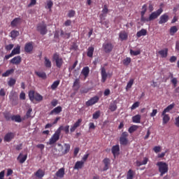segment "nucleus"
<instances>
[{
    "label": "nucleus",
    "mask_w": 179,
    "mask_h": 179,
    "mask_svg": "<svg viewBox=\"0 0 179 179\" xmlns=\"http://www.w3.org/2000/svg\"><path fill=\"white\" fill-rule=\"evenodd\" d=\"M112 153L115 157L120 155V145H113L112 147Z\"/></svg>",
    "instance_id": "obj_22"
},
{
    "label": "nucleus",
    "mask_w": 179,
    "mask_h": 179,
    "mask_svg": "<svg viewBox=\"0 0 179 179\" xmlns=\"http://www.w3.org/2000/svg\"><path fill=\"white\" fill-rule=\"evenodd\" d=\"M34 100H36V101H43V96L41 94L36 92L34 96Z\"/></svg>",
    "instance_id": "obj_48"
},
{
    "label": "nucleus",
    "mask_w": 179,
    "mask_h": 179,
    "mask_svg": "<svg viewBox=\"0 0 179 179\" xmlns=\"http://www.w3.org/2000/svg\"><path fill=\"white\" fill-rule=\"evenodd\" d=\"M52 59L55 62L56 66L57 68H62V65H64V59L62 57H59V54L55 53L53 55Z\"/></svg>",
    "instance_id": "obj_3"
},
{
    "label": "nucleus",
    "mask_w": 179,
    "mask_h": 179,
    "mask_svg": "<svg viewBox=\"0 0 179 179\" xmlns=\"http://www.w3.org/2000/svg\"><path fill=\"white\" fill-rule=\"evenodd\" d=\"M141 115H136L132 117V122L135 124H141Z\"/></svg>",
    "instance_id": "obj_35"
},
{
    "label": "nucleus",
    "mask_w": 179,
    "mask_h": 179,
    "mask_svg": "<svg viewBox=\"0 0 179 179\" xmlns=\"http://www.w3.org/2000/svg\"><path fill=\"white\" fill-rule=\"evenodd\" d=\"M101 112L100 110L96 111L93 115H92V118L93 120H99L101 115Z\"/></svg>",
    "instance_id": "obj_50"
},
{
    "label": "nucleus",
    "mask_w": 179,
    "mask_h": 179,
    "mask_svg": "<svg viewBox=\"0 0 179 179\" xmlns=\"http://www.w3.org/2000/svg\"><path fill=\"white\" fill-rule=\"evenodd\" d=\"M59 136H61V134H59V130H57L55 134L52 136V137L49 139V141L48 142V145H55V143H57L58 141H59Z\"/></svg>",
    "instance_id": "obj_4"
},
{
    "label": "nucleus",
    "mask_w": 179,
    "mask_h": 179,
    "mask_svg": "<svg viewBox=\"0 0 179 179\" xmlns=\"http://www.w3.org/2000/svg\"><path fill=\"white\" fill-rule=\"evenodd\" d=\"M44 65L45 68H51V66H52L51 60H50V59H48L47 57H44Z\"/></svg>",
    "instance_id": "obj_33"
},
{
    "label": "nucleus",
    "mask_w": 179,
    "mask_h": 179,
    "mask_svg": "<svg viewBox=\"0 0 179 179\" xmlns=\"http://www.w3.org/2000/svg\"><path fill=\"white\" fill-rule=\"evenodd\" d=\"M162 124L163 125H166V124H168L169 121H170V115L164 113L163 114V112L162 113Z\"/></svg>",
    "instance_id": "obj_27"
},
{
    "label": "nucleus",
    "mask_w": 179,
    "mask_h": 179,
    "mask_svg": "<svg viewBox=\"0 0 179 179\" xmlns=\"http://www.w3.org/2000/svg\"><path fill=\"white\" fill-rule=\"evenodd\" d=\"M169 31H170L171 36H174V34H176V33H177V31H178V29H177L176 26H173L170 28Z\"/></svg>",
    "instance_id": "obj_44"
},
{
    "label": "nucleus",
    "mask_w": 179,
    "mask_h": 179,
    "mask_svg": "<svg viewBox=\"0 0 179 179\" xmlns=\"http://www.w3.org/2000/svg\"><path fill=\"white\" fill-rule=\"evenodd\" d=\"M169 78H171V83L173 85L174 87H177V83H178V81L177 80V79L176 78H174V76L173 75L172 73H170L169 74Z\"/></svg>",
    "instance_id": "obj_37"
},
{
    "label": "nucleus",
    "mask_w": 179,
    "mask_h": 179,
    "mask_svg": "<svg viewBox=\"0 0 179 179\" xmlns=\"http://www.w3.org/2000/svg\"><path fill=\"white\" fill-rule=\"evenodd\" d=\"M10 101L13 106H17V96L15 95L14 93H10L9 95Z\"/></svg>",
    "instance_id": "obj_15"
},
{
    "label": "nucleus",
    "mask_w": 179,
    "mask_h": 179,
    "mask_svg": "<svg viewBox=\"0 0 179 179\" xmlns=\"http://www.w3.org/2000/svg\"><path fill=\"white\" fill-rule=\"evenodd\" d=\"M13 72H15L14 69L7 70L5 73H3L2 74V76H3V78H8V76H9V75H12V73H13Z\"/></svg>",
    "instance_id": "obj_39"
},
{
    "label": "nucleus",
    "mask_w": 179,
    "mask_h": 179,
    "mask_svg": "<svg viewBox=\"0 0 179 179\" xmlns=\"http://www.w3.org/2000/svg\"><path fill=\"white\" fill-rule=\"evenodd\" d=\"M169 14L164 13L159 17V24H164V23H167L169 22Z\"/></svg>",
    "instance_id": "obj_11"
},
{
    "label": "nucleus",
    "mask_w": 179,
    "mask_h": 179,
    "mask_svg": "<svg viewBox=\"0 0 179 179\" xmlns=\"http://www.w3.org/2000/svg\"><path fill=\"white\" fill-rule=\"evenodd\" d=\"M147 11H148V3H145L141 8V15H145Z\"/></svg>",
    "instance_id": "obj_46"
},
{
    "label": "nucleus",
    "mask_w": 179,
    "mask_h": 179,
    "mask_svg": "<svg viewBox=\"0 0 179 179\" xmlns=\"http://www.w3.org/2000/svg\"><path fill=\"white\" fill-rule=\"evenodd\" d=\"M58 86H59V80H56L52 84L51 89L55 90Z\"/></svg>",
    "instance_id": "obj_51"
},
{
    "label": "nucleus",
    "mask_w": 179,
    "mask_h": 179,
    "mask_svg": "<svg viewBox=\"0 0 179 179\" xmlns=\"http://www.w3.org/2000/svg\"><path fill=\"white\" fill-rule=\"evenodd\" d=\"M35 96H36V92L34 90H30L29 92V97L31 101H34Z\"/></svg>",
    "instance_id": "obj_43"
},
{
    "label": "nucleus",
    "mask_w": 179,
    "mask_h": 179,
    "mask_svg": "<svg viewBox=\"0 0 179 179\" xmlns=\"http://www.w3.org/2000/svg\"><path fill=\"white\" fill-rule=\"evenodd\" d=\"M15 138V134L13 132H9L6 134L4 136V141L5 142H10Z\"/></svg>",
    "instance_id": "obj_19"
},
{
    "label": "nucleus",
    "mask_w": 179,
    "mask_h": 179,
    "mask_svg": "<svg viewBox=\"0 0 179 179\" xmlns=\"http://www.w3.org/2000/svg\"><path fill=\"white\" fill-rule=\"evenodd\" d=\"M99 100H100V98L99 96H93L86 102V106H87V107H90L91 106L96 104V103H98Z\"/></svg>",
    "instance_id": "obj_9"
},
{
    "label": "nucleus",
    "mask_w": 179,
    "mask_h": 179,
    "mask_svg": "<svg viewBox=\"0 0 179 179\" xmlns=\"http://www.w3.org/2000/svg\"><path fill=\"white\" fill-rule=\"evenodd\" d=\"M13 44H9L5 46V50H6V51H10L11 50H13Z\"/></svg>",
    "instance_id": "obj_58"
},
{
    "label": "nucleus",
    "mask_w": 179,
    "mask_h": 179,
    "mask_svg": "<svg viewBox=\"0 0 179 179\" xmlns=\"http://www.w3.org/2000/svg\"><path fill=\"white\" fill-rule=\"evenodd\" d=\"M8 86L12 87V86H15L16 85V79L15 78H10V80L8 82Z\"/></svg>",
    "instance_id": "obj_49"
},
{
    "label": "nucleus",
    "mask_w": 179,
    "mask_h": 179,
    "mask_svg": "<svg viewBox=\"0 0 179 179\" xmlns=\"http://www.w3.org/2000/svg\"><path fill=\"white\" fill-rule=\"evenodd\" d=\"M101 82L104 83L107 80V77L108 74H107V71H106V68L102 67L101 69Z\"/></svg>",
    "instance_id": "obj_13"
},
{
    "label": "nucleus",
    "mask_w": 179,
    "mask_h": 179,
    "mask_svg": "<svg viewBox=\"0 0 179 179\" xmlns=\"http://www.w3.org/2000/svg\"><path fill=\"white\" fill-rule=\"evenodd\" d=\"M93 52H94V47H89L87 52V56L89 57V58H93Z\"/></svg>",
    "instance_id": "obj_32"
},
{
    "label": "nucleus",
    "mask_w": 179,
    "mask_h": 179,
    "mask_svg": "<svg viewBox=\"0 0 179 179\" xmlns=\"http://www.w3.org/2000/svg\"><path fill=\"white\" fill-rule=\"evenodd\" d=\"M10 118L12 121H15V122H22V117L19 115H13Z\"/></svg>",
    "instance_id": "obj_38"
},
{
    "label": "nucleus",
    "mask_w": 179,
    "mask_h": 179,
    "mask_svg": "<svg viewBox=\"0 0 179 179\" xmlns=\"http://www.w3.org/2000/svg\"><path fill=\"white\" fill-rule=\"evenodd\" d=\"M80 124H82V119H78L73 126L70 128V132L72 134L73 132H75L76 131V129L79 128L80 127Z\"/></svg>",
    "instance_id": "obj_10"
},
{
    "label": "nucleus",
    "mask_w": 179,
    "mask_h": 179,
    "mask_svg": "<svg viewBox=\"0 0 179 179\" xmlns=\"http://www.w3.org/2000/svg\"><path fill=\"white\" fill-rule=\"evenodd\" d=\"M158 54L161 56V58H167V55H169V49L165 48L161 50L158 52Z\"/></svg>",
    "instance_id": "obj_21"
},
{
    "label": "nucleus",
    "mask_w": 179,
    "mask_h": 179,
    "mask_svg": "<svg viewBox=\"0 0 179 179\" xmlns=\"http://www.w3.org/2000/svg\"><path fill=\"white\" fill-rule=\"evenodd\" d=\"M134 176H135V172L132 169H129L127 174V179H134Z\"/></svg>",
    "instance_id": "obj_41"
},
{
    "label": "nucleus",
    "mask_w": 179,
    "mask_h": 179,
    "mask_svg": "<svg viewBox=\"0 0 179 179\" xmlns=\"http://www.w3.org/2000/svg\"><path fill=\"white\" fill-rule=\"evenodd\" d=\"M25 52H31L33 51V42H29L24 46Z\"/></svg>",
    "instance_id": "obj_20"
},
{
    "label": "nucleus",
    "mask_w": 179,
    "mask_h": 179,
    "mask_svg": "<svg viewBox=\"0 0 179 179\" xmlns=\"http://www.w3.org/2000/svg\"><path fill=\"white\" fill-rule=\"evenodd\" d=\"M128 132L124 131L122 133L120 138V145H123V146H127L128 145Z\"/></svg>",
    "instance_id": "obj_7"
},
{
    "label": "nucleus",
    "mask_w": 179,
    "mask_h": 179,
    "mask_svg": "<svg viewBox=\"0 0 179 179\" xmlns=\"http://www.w3.org/2000/svg\"><path fill=\"white\" fill-rule=\"evenodd\" d=\"M57 178H64L65 176V168L59 169L55 173Z\"/></svg>",
    "instance_id": "obj_16"
},
{
    "label": "nucleus",
    "mask_w": 179,
    "mask_h": 179,
    "mask_svg": "<svg viewBox=\"0 0 179 179\" xmlns=\"http://www.w3.org/2000/svg\"><path fill=\"white\" fill-rule=\"evenodd\" d=\"M136 129H138V126L136 125H133V126H131L129 128V134H133V132H135V131H136Z\"/></svg>",
    "instance_id": "obj_53"
},
{
    "label": "nucleus",
    "mask_w": 179,
    "mask_h": 179,
    "mask_svg": "<svg viewBox=\"0 0 179 179\" xmlns=\"http://www.w3.org/2000/svg\"><path fill=\"white\" fill-rule=\"evenodd\" d=\"M19 31L16 30H13L10 31V37L11 38H16V37L19 36Z\"/></svg>",
    "instance_id": "obj_45"
},
{
    "label": "nucleus",
    "mask_w": 179,
    "mask_h": 179,
    "mask_svg": "<svg viewBox=\"0 0 179 179\" xmlns=\"http://www.w3.org/2000/svg\"><path fill=\"white\" fill-rule=\"evenodd\" d=\"M134 82H135V80L133 78H131L129 81L127 83L126 90H128V89H131L132 87V85H134Z\"/></svg>",
    "instance_id": "obj_47"
},
{
    "label": "nucleus",
    "mask_w": 179,
    "mask_h": 179,
    "mask_svg": "<svg viewBox=\"0 0 179 179\" xmlns=\"http://www.w3.org/2000/svg\"><path fill=\"white\" fill-rule=\"evenodd\" d=\"M176 106V103H172L171 104L169 105L164 110H163V114H166V113H170L171 110L174 108Z\"/></svg>",
    "instance_id": "obj_29"
},
{
    "label": "nucleus",
    "mask_w": 179,
    "mask_h": 179,
    "mask_svg": "<svg viewBox=\"0 0 179 179\" xmlns=\"http://www.w3.org/2000/svg\"><path fill=\"white\" fill-rule=\"evenodd\" d=\"M82 75L85 77V79L89 76V73H90V69L89 66H85L82 69L81 71Z\"/></svg>",
    "instance_id": "obj_26"
},
{
    "label": "nucleus",
    "mask_w": 179,
    "mask_h": 179,
    "mask_svg": "<svg viewBox=\"0 0 179 179\" xmlns=\"http://www.w3.org/2000/svg\"><path fill=\"white\" fill-rule=\"evenodd\" d=\"M20 100H26V94L22 92L20 94Z\"/></svg>",
    "instance_id": "obj_62"
},
{
    "label": "nucleus",
    "mask_w": 179,
    "mask_h": 179,
    "mask_svg": "<svg viewBox=\"0 0 179 179\" xmlns=\"http://www.w3.org/2000/svg\"><path fill=\"white\" fill-rule=\"evenodd\" d=\"M163 13V8H160L156 11L152 12L149 17L148 18V20H150V22H152V20H155V19H157L159 16V15H162Z\"/></svg>",
    "instance_id": "obj_5"
},
{
    "label": "nucleus",
    "mask_w": 179,
    "mask_h": 179,
    "mask_svg": "<svg viewBox=\"0 0 179 179\" xmlns=\"http://www.w3.org/2000/svg\"><path fill=\"white\" fill-rule=\"evenodd\" d=\"M153 150L155 153H159V152L162 151V147L161 146H155L153 148Z\"/></svg>",
    "instance_id": "obj_60"
},
{
    "label": "nucleus",
    "mask_w": 179,
    "mask_h": 179,
    "mask_svg": "<svg viewBox=\"0 0 179 179\" xmlns=\"http://www.w3.org/2000/svg\"><path fill=\"white\" fill-rule=\"evenodd\" d=\"M62 111V107L57 106L50 111V115H52V114H59V113H61Z\"/></svg>",
    "instance_id": "obj_31"
},
{
    "label": "nucleus",
    "mask_w": 179,
    "mask_h": 179,
    "mask_svg": "<svg viewBox=\"0 0 179 179\" xmlns=\"http://www.w3.org/2000/svg\"><path fill=\"white\" fill-rule=\"evenodd\" d=\"M109 110H110V111H115V110H117V101H114L110 104Z\"/></svg>",
    "instance_id": "obj_42"
},
{
    "label": "nucleus",
    "mask_w": 179,
    "mask_h": 179,
    "mask_svg": "<svg viewBox=\"0 0 179 179\" xmlns=\"http://www.w3.org/2000/svg\"><path fill=\"white\" fill-rule=\"evenodd\" d=\"M20 54V45H17L16 48H15L10 55H6L4 57V59H9V58H12L14 55H17Z\"/></svg>",
    "instance_id": "obj_6"
},
{
    "label": "nucleus",
    "mask_w": 179,
    "mask_h": 179,
    "mask_svg": "<svg viewBox=\"0 0 179 179\" xmlns=\"http://www.w3.org/2000/svg\"><path fill=\"white\" fill-rule=\"evenodd\" d=\"M78 65V60H76L74 63H73V66H70L69 68V71L71 72V71H73V69H75L76 68V66Z\"/></svg>",
    "instance_id": "obj_56"
},
{
    "label": "nucleus",
    "mask_w": 179,
    "mask_h": 179,
    "mask_svg": "<svg viewBox=\"0 0 179 179\" xmlns=\"http://www.w3.org/2000/svg\"><path fill=\"white\" fill-rule=\"evenodd\" d=\"M175 125L178 127H179V116L176 117L175 119Z\"/></svg>",
    "instance_id": "obj_64"
},
{
    "label": "nucleus",
    "mask_w": 179,
    "mask_h": 179,
    "mask_svg": "<svg viewBox=\"0 0 179 179\" xmlns=\"http://www.w3.org/2000/svg\"><path fill=\"white\" fill-rule=\"evenodd\" d=\"M17 160H19L21 164H23L26 160H27V155H23V154L20 153L19 156L17 158Z\"/></svg>",
    "instance_id": "obj_25"
},
{
    "label": "nucleus",
    "mask_w": 179,
    "mask_h": 179,
    "mask_svg": "<svg viewBox=\"0 0 179 179\" xmlns=\"http://www.w3.org/2000/svg\"><path fill=\"white\" fill-rule=\"evenodd\" d=\"M73 89L74 92H78L79 89H80V80L79 78H76L73 84Z\"/></svg>",
    "instance_id": "obj_18"
},
{
    "label": "nucleus",
    "mask_w": 179,
    "mask_h": 179,
    "mask_svg": "<svg viewBox=\"0 0 179 179\" xmlns=\"http://www.w3.org/2000/svg\"><path fill=\"white\" fill-rule=\"evenodd\" d=\"M34 176L36 178L42 179L45 176V171L39 169L34 173Z\"/></svg>",
    "instance_id": "obj_14"
},
{
    "label": "nucleus",
    "mask_w": 179,
    "mask_h": 179,
    "mask_svg": "<svg viewBox=\"0 0 179 179\" xmlns=\"http://www.w3.org/2000/svg\"><path fill=\"white\" fill-rule=\"evenodd\" d=\"M32 112L33 109L31 108H29L26 113L27 118H31Z\"/></svg>",
    "instance_id": "obj_55"
},
{
    "label": "nucleus",
    "mask_w": 179,
    "mask_h": 179,
    "mask_svg": "<svg viewBox=\"0 0 179 179\" xmlns=\"http://www.w3.org/2000/svg\"><path fill=\"white\" fill-rule=\"evenodd\" d=\"M76 15V12L73 10H69V13L67 14L68 17H73Z\"/></svg>",
    "instance_id": "obj_54"
},
{
    "label": "nucleus",
    "mask_w": 179,
    "mask_h": 179,
    "mask_svg": "<svg viewBox=\"0 0 179 179\" xmlns=\"http://www.w3.org/2000/svg\"><path fill=\"white\" fill-rule=\"evenodd\" d=\"M138 107H139V102L136 101L132 104L131 110H135V108H138Z\"/></svg>",
    "instance_id": "obj_61"
},
{
    "label": "nucleus",
    "mask_w": 179,
    "mask_h": 179,
    "mask_svg": "<svg viewBox=\"0 0 179 179\" xmlns=\"http://www.w3.org/2000/svg\"><path fill=\"white\" fill-rule=\"evenodd\" d=\"M130 54H131V55H134V57H136V55H141V50L135 51V50L131 49L130 50Z\"/></svg>",
    "instance_id": "obj_52"
},
{
    "label": "nucleus",
    "mask_w": 179,
    "mask_h": 179,
    "mask_svg": "<svg viewBox=\"0 0 179 179\" xmlns=\"http://www.w3.org/2000/svg\"><path fill=\"white\" fill-rule=\"evenodd\" d=\"M57 131H59V134H61V131H64L66 134V135H68L69 134V125H66L65 127L60 126Z\"/></svg>",
    "instance_id": "obj_24"
},
{
    "label": "nucleus",
    "mask_w": 179,
    "mask_h": 179,
    "mask_svg": "<svg viewBox=\"0 0 179 179\" xmlns=\"http://www.w3.org/2000/svg\"><path fill=\"white\" fill-rule=\"evenodd\" d=\"M69 150H71V145L64 143V150L62 152V154L66 155L67 153H69Z\"/></svg>",
    "instance_id": "obj_40"
},
{
    "label": "nucleus",
    "mask_w": 179,
    "mask_h": 179,
    "mask_svg": "<svg viewBox=\"0 0 179 179\" xmlns=\"http://www.w3.org/2000/svg\"><path fill=\"white\" fill-rule=\"evenodd\" d=\"M83 164H85V162L83 161H78L76 162L75 166L73 167L74 170H79L83 167Z\"/></svg>",
    "instance_id": "obj_28"
},
{
    "label": "nucleus",
    "mask_w": 179,
    "mask_h": 179,
    "mask_svg": "<svg viewBox=\"0 0 179 179\" xmlns=\"http://www.w3.org/2000/svg\"><path fill=\"white\" fill-rule=\"evenodd\" d=\"M141 20L142 22H150V20H148V18L145 17V14H141Z\"/></svg>",
    "instance_id": "obj_63"
},
{
    "label": "nucleus",
    "mask_w": 179,
    "mask_h": 179,
    "mask_svg": "<svg viewBox=\"0 0 179 179\" xmlns=\"http://www.w3.org/2000/svg\"><path fill=\"white\" fill-rule=\"evenodd\" d=\"M160 177H163L164 174L169 173V164L164 162H158L157 163Z\"/></svg>",
    "instance_id": "obj_1"
},
{
    "label": "nucleus",
    "mask_w": 179,
    "mask_h": 179,
    "mask_svg": "<svg viewBox=\"0 0 179 179\" xmlns=\"http://www.w3.org/2000/svg\"><path fill=\"white\" fill-rule=\"evenodd\" d=\"M10 64H13V65H20L22 62V57L15 56L10 60Z\"/></svg>",
    "instance_id": "obj_12"
},
{
    "label": "nucleus",
    "mask_w": 179,
    "mask_h": 179,
    "mask_svg": "<svg viewBox=\"0 0 179 179\" xmlns=\"http://www.w3.org/2000/svg\"><path fill=\"white\" fill-rule=\"evenodd\" d=\"M119 38L121 41L128 40V33H127L125 31H120L119 34Z\"/></svg>",
    "instance_id": "obj_23"
},
{
    "label": "nucleus",
    "mask_w": 179,
    "mask_h": 179,
    "mask_svg": "<svg viewBox=\"0 0 179 179\" xmlns=\"http://www.w3.org/2000/svg\"><path fill=\"white\" fill-rule=\"evenodd\" d=\"M124 65H128L129 64H131V57H127L123 60Z\"/></svg>",
    "instance_id": "obj_57"
},
{
    "label": "nucleus",
    "mask_w": 179,
    "mask_h": 179,
    "mask_svg": "<svg viewBox=\"0 0 179 179\" xmlns=\"http://www.w3.org/2000/svg\"><path fill=\"white\" fill-rule=\"evenodd\" d=\"M113 48H114V45H113L112 43H106L103 44V51H105L106 54L111 52Z\"/></svg>",
    "instance_id": "obj_8"
},
{
    "label": "nucleus",
    "mask_w": 179,
    "mask_h": 179,
    "mask_svg": "<svg viewBox=\"0 0 179 179\" xmlns=\"http://www.w3.org/2000/svg\"><path fill=\"white\" fill-rule=\"evenodd\" d=\"M148 34V31L145 29H142L136 33V36L139 38L142 36H146Z\"/></svg>",
    "instance_id": "obj_34"
},
{
    "label": "nucleus",
    "mask_w": 179,
    "mask_h": 179,
    "mask_svg": "<svg viewBox=\"0 0 179 179\" xmlns=\"http://www.w3.org/2000/svg\"><path fill=\"white\" fill-rule=\"evenodd\" d=\"M35 73L36 76H38V78H41V79H47V74L45 72L36 71Z\"/></svg>",
    "instance_id": "obj_36"
},
{
    "label": "nucleus",
    "mask_w": 179,
    "mask_h": 179,
    "mask_svg": "<svg viewBox=\"0 0 179 179\" xmlns=\"http://www.w3.org/2000/svg\"><path fill=\"white\" fill-rule=\"evenodd\" d=\"M53 5H54V3H52V1L49 0L47 1L48 9L51 10V8H52Z\"/></svg>",
    "instance_id": "obj_59"
},
{
    "label": "nucleus",
    "mask_w": 179,
    "mask_h": 179,
    "mask_svg": "<svg viewBox=\"0 0 179 179\" xmlns=\"http://www.w3.org/2000/svg\"><path fill=\"white\" fill-rule=\"evenodd\" d=\"M36 30L42 36H45V34L48 32V29H47V24H45L44 22H40L36 26Z\"/></svg>",
    "instance_id": "obj_2"
},
{
    "label": "nucleus",
    "mask_w": 179,
    "mask_h": 179,
    "mask_svg": "<svg viewBox=\"0 0 179 179\" xmlns=\"http://www.w3.org/2000/svg\"><path fill=\"white\" fill-rule=\"evenodd\" d=\"M60 36L62 38H64L65 40L68 39V38H71V33H66L65 31H64V30H61L60 31Z\"/></svg>",
    "instance_id": "obj_30"
},
{
    "label": "nucleus",
    "mask_w": 179,
    "mask_h": 179,
    "mask_svg": "<svg viewBox=\"0 0 179 179\" xmlns=\"http://www.w3.org/2000/svg\"><path fill=\"white\" fill-rule=\"evenodd\" d=\"M22 23V18L20 17H15L11 22L10 26L11 27H17L19 24Z\"/></svg>",
    "instance_id": "obj_17"
}]
</instances>
